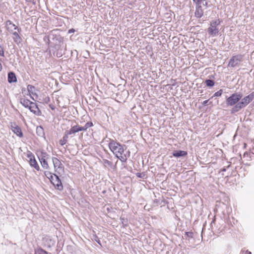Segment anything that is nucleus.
Wrapping results in <instances>:
<instances>
[{
  "instance_id": "nucleus-29",
  "label": "nucleus",
  "mask_w": 254,
  "mask_h": 254,
  "mask_svg": "<svg viewBox=\"0 0 254 254\" xmlns=\"http://www.w3.org/2000/svg\"><path fill=\"white\" fill-rule=\"evenodd\" d=\"M92 240L95 241V242H96L100 246H101V242H100L99 238L96 236V235H93L92 236Z\"/></svg>"
},
{
  "instance_id": "nucleus-16",
  "label": "nucleus",
  "mask_w": 254,
  "mask_h": 254,
  "mask_svg": "<svg viewBox=\"0 0 254 254\" xmlns=\"http://www.w3.org/2000/svg\"><path fill=\"white\" fill-rule=\"evenodd\" d=\"M36 134L41 137L45 138V134L43 127L40 126L36 128Z\"/></svg>"
},
{
  "instance_id": "nucleus-1",
  "label": "nucleus",
  "mask_w": 254,
  "mask_h": 254,
  "mask_svg": "<svg viewBox=\"0 0 254 254\" xmlns=\"http://www.w3.org/2000/svg\"><path fill=\"white\" fill-rule=\"evenodd\" d=\"M195 4L194 16L196 18H201L203 16L204 10L208 6L207 0H192Z\"/></svg>"
},
{
  "instance_id": "nucleus-35",
  "label": "nucleus",
  "mask_w": 254,
  "mask_h": 254,
  "mask_svg": "<svg viewBox=\"0 0 254 254\" xmlns=\"http://www.w3.org/2000/svg\"><path fill=\"white\" fill-rule=\"evenodd\" d=\"M75 32V30L73 28H71L68 30V33H73Z\"/></svg>"
},
{
  "instance_id": "nucleus-39",
  "label": "nucleus",
  "mask_w": 254,
  "mask_h": 254,
  "mask_svg": "<svg viewBox=\"0 0 254 254\" xmlns=\"http://www.w3.org/2000/svg\"><path fill=\"white\" fill-rule=\"evenodd\" d=\"M50 107L51 108V109H52V110H54L55 108V106H54L53 105H50Z\"/></svg>"
},
{
  "instance_id": "nucleus-21",
  "label": "nucleus",
  "mask_w": 254,
  "mask_h": 254,
  "mask_svg": "<svg viewBox=\"0 0 254 254\" xmlns=\"http://www.w3.org/2000/svg\"><path fill=\"white\" fill-rule=\"evenodd\" d=\"M93 126V124L92 122H87L85 124V125L84 126H83V127L81 126L82 130L86 131V130H87V129L88 128L92 127Z\"/></svg>"
},
{
  "instance_id": "nucleus-24",
  "label": "nucleus",
  "mask_w": 254,
  "mask_h": 254,
  "mask_svg": "<svg viewBox=\"0 0 254 254\" xmlns=\"http://www.w3.org/2000/svg\"><path fill=\"white\" fill-rule=\"evenodd\" d=\"M205 83L207 86L210 87L213 86L215 84V82L214 81V80L211 79H206L205 81Z\"/></svg>"
},
{
  "instance_id": "nucleus-20",
  "label": "nucleus",
  "mask_w": 254,
  "mask_h": 254,
  "mask_svg": "<svg viewBox=\"0 0 254 254\" xmlns=\"http://www.w3.org/2000/svg\"><path fill=\"white\" fill-rule=\"evenodd\" d=\"M36 90V88L35 86L32 85H28L27 86V90L30 94H32L33 95H36V94L34 92Z\"/></svg>"
},
{
  "instance_id": "nucleus-42",
  "label": "nucleus",
  "mask_w": 254,
  "mask_h": 254,
  "mask_svg": "<svg viewBox=\"0 0 254 254\" xmlns=\"http://www.w3.org/2000/svg\"><path fill=\"white\" fill-rule=\"evenodd\" d=\"M31 98L33 100H34L33 97H32V96H31Z\"/></svg>"
},
{
  "instance_id": "nucleus-10",
  "label": "nucleus",
  "mask_w": 254,
  "mask_h": 254,
  "mask_svg": "<svg viewBox=\"0 0 254 254\" xmlns=\"http://www.w3.org/2000/svg\"><path fill=\"white\" fill-rule=\"evenodd\" d=\"M52 161L53 163L55 171L58 172L60 174V171H63L64 170L63 165L62 164L61 161L57 158L56 157L52 158Z\"/></svg>"
},
{
  "instance_id": "nucleus-7",
  "label": "nucleus",
  "mask_w": 254,
  "mask_h": 254,
  "mask_svg": "<svg viewBox=\"0 0 254 254\" xmlns=\"http://www.w3.org/2000/svg\"><path fill=\"white\" fill-rule=\"evenodd\" d=\"M220 24V22L217 20L212 21L210 22V27L207 29V32L210 35H216L219 32V29L217 26Z\"/></svg>"
},
{
  "instance_id": "nucleus-34",
  "label": "nucleus",
  "mask_w": 254,
  "mask_h": 254,
  "mask_svg": "<svg viewBox=\"0 0 254 254\" xmlns=\"http://www.w3.org/2000/svg\"><path fill=\"white\" fill-rule=\"evenodd\" d=\"M208 100L204 101L202 103V105L204 106H206L208 104Z\"/></svg>"
},
{
  "instance_id": "nucleus-32",
  "label": "nucleus",
  "mask_w": 254,
  "mask_h": 254,
  "mask_svg": "<svg viewBox=\"0 0 254 254\" xmlns=\"http://www.w3.org/2000/svg\"><path fill=\"white\" fill-rule=\"evenodd\" d=\"M186 235L189 238H192L193 236V233L192 232H186Z\"/></svg>"
},
{
  "instance_id": "nucleus-15",
  "label": "nucleus",
  "mask_w": 254,
  "mask_h": 254,
  "mask_svg": "<svg viewBox=\"0 0 254 254\" xmlns=\"http://www.w3.org/2000/svg\"><path fill=\"white\" fill-rule=\"evenodd\" d=\"M8 82L10 83L17 82V78L14 72L10 71L8 73Z\"/></svg>"
},
{
  "instance_id": "nucleus-13",
  "label": "nucleus",
  "mask_w": 254,
  "mask_h": 254,
  "mask_svg": "<svg viewBox=\"0 0 254 254\" xmlns=\"http://www.w3.org/2000/svg\"><path fill=\"white\" fill-rule=\"evenodd\" d=\"M11 129L12 131L19 137H21L23 136L21 128L15 124L11 125Z\"/></svg>"
},
{
  "instance_id": "nucleus-5",
  "label": "nucleus",
  "mask_w": 254,
  "mask_h": 254,
  "mask_svg": "<svg viewBox=\"0 0 254 254\" xmlns=\"http://www.w3.org/2000/svg\"><path fill=\"white\" fill-rule=\"evenodd\" d=\"M251 102L249 101L248 98L247 96L244 97L240 100L239 103L236 106H234L230 110L231 114H234L240 111L242 109L246 107Z\"/></svg>"
},
{
  "instance_id": "nucleus-23",
  "label": "nucleus",
  "mask_w": 254,
  "mask_h": 254,
  "mask_svg": "<svg viewBox=\"0 0 254 254\" xmlns=\"http://www.w3.org/2000/svg\"><path fill=\"white\" fill-rule=\"evenodd\" d=\"M49 155L47 154V152H41V155L38 156L39 159H45V160H48L49 159Z\"/></svg>"
},
{
  "instance_id": "nucleus-40",
  "label": "nucleus",
  "mask_w": 254,
  "mask_h": 254,
  "mask_svg": "<svg viewBox=\"0 0 254 254\" xmlns=\"http://www.w3.org/2000/svg\"><path fill=\"white\" fill-rule=\"evenodd\" d=\"M25 91H26V90H25V88H23V89H22V93H24V92H25Z\"/></svg>"
},
{
  "instance_id": "nucleus-17",
  "label": "nucleus",
  "mask_w": 254,
  "mask_h": 254,
  "mask_svg": "<svg viewBox=\"0 0 254 254\" xmlns=\"http://www.w3.org/2000/svg\"><path fill=\"white\" fill-rule=\"evenodd\" d=\"M68 135L69 134H67V132L65 131L63 138L60 141V143L62 146L64 145L67 142Z\"/></svg>"
},
{
  "instance_id": "nucleus-26",
  "label": "nucleus",
  "mask_w": 254,
  "mask_h": 254,
  "mask_svg": "<svg viewBox=\"0 0 254 254\" xmlns=\"http://www.w3.org/2000/svg\"><path fill=\"white\" fill-rule=\"evenodd\" d=\"M103 164H105V165H107L108 166L112 167L113 165V164L112 162L108 160L107 159H103Z\"/></svg>"
},
{
  "instance_id": "nucleus-28",
  "label": "nucleus",
  "mask_w": 254,
  "mask_h": 254,
  "mask_svg": "<svg viewBox=\"0 0 254 254\" xmlns=\"http://www.w3.org/2000/svg\"><path fill=\"white\" fill-rule=\"evenodd\" d=\"M223 93V90L220 89L219 91H217L214 93L212 98L214 97H220Z\"/></svg>"
},
{
  "instance_id": "nucleus-11",
  "label": "nucleus",
  "mask_w": 254,
  "mask_h": 254,
  "mask_svg": "<svg viewBox=\"0 0 254 254\" xmlns=\"http://www.w3.org/2000/svg\"><path fill=\"white\" fill-rule=\"evenodd\" d=\"M65 131L67 132V133L69 135H72L75 134L76 133L82 130L81 129V126H79L78 124H76L74 126H71V127L69 130H66Z\"/></svg>"
},
{
  "instance_id": "nucleus-22",
  "label": "nucleus",
  "mask_w": 254,
  "mask_h": 254,
  "mask_svg": "<svg viewBox=\"0 0 254 254\" xmlns=\"http://www.w3.org/2000/svg\"><path fill=\"white\" fill-rule=\"evenodd\" d=\"M116 157L120 159V160L122 162H126L127 161V156L125 154H118L117 155H115Z\"/></svg>"
},
{
  "instance_id": "nucleus-33",
  "label": "nucleus",
  "mask_w": 254,
  "mask_h": 254,
  "mask_svg": "<svg viewBox=\"0 0 254 254\" xmlns=\"http://www.w3.org/2000/svg\"><path fill=\"white\" fill-rule=\"evenodd\" d=\"M0 56L2 57L4 56L3 48L1 45H0Z\"/></svg>"
},
{
  "instance_id": "nucleus-31",
  "label": "nucleus",
  "mask_w": 254,
  "mask_h": 254,
  "mask_svg": "<svg viewBox=\"0 0 254 254\" xmlns=\"http://www.w3.org/2000/svg\"><path fill=\"white\" fill-rule=\"evenodd\" d=\"M136 176L138 178L144 179L145 176V174L144 172H143V173H137L136 174Z\"/></svg>"
},
{
  "instance_id": "nucleus-9",
  "label": "nucleus",
  "mask_w": 254,
  "mask_h": 254,
  "mask_svg": "<svg viewBox=\"0 0 254 254\" xmlns=\"http://www.w3.org/2000/svg\"><path fill=\"white\" fill-rule=\"evenodd\" d=\"M27 157L29 159V163L30 165L34 168L37 171L40 170V167L36 161L34 155L31 152H29Z\"/></svg>"
},
{
  "instance_id": "nucleus-12",
  "label": "nucleus",
  "mask_w": 254,
  "mask_h": 254,
  "mask_svg": "<svg viewBox=\"0 0 254 254\" xmlns=\"http://www.w3.org/2000/svg\"><path fill=\"white\" fill-rule=\"evenodd\" d=\"M6 26H7V29L10 32H13V29L14 30H17L18 32L21 31V28H19L17 26H16L14 24H13L11 21L10 20H8L6 21Z\"/></svg>"
},
{
  "instance_id": "nucleus-30",
  "label": "nucleus",
  "mask_w": 254,
  "mask_h": 254,
  "mask_svg": "<svg viewBox=\"0 0 254 254\" xmlns=\"http://www.w3.org/2000/svg\"><path fill=\"white\" fill-rule=\"evenodd\" d=\"M247 98H248L249 101H252L254 98V91L252 92L249 95L246 96Z\"/></svg>"
},
{
  "instance_id": "nucleus-27",
  "label": "nucleus",
  "mask_w": 254,
  "mask_h": 254,
  "mask_svg": "<svg viewBox=\"0 0 254 254\" xmlns=\"http://www.w3.org/2000/svg\"><path fill=\"white\" fill-rule=\"evenodd\" d=\"M45 175L51 180V178H54V175L49 171H45L44 172Z\"/></svg>"
},
{
  "instance_id": "nucleus-4",
  "label": "nucleus",
  "mask_w": 254,
  "mask_h": 254,
  "mask_svg": "<svg viewBox=\"0 0 254 254\" xmlns=\"http://www.w3.org/2000/svg\"><path fill=\"white\" fill-rule=\"evenodd\" d=\"M243 97V94L241 92H234L229 97L226 99V104L227 106L234 107L236 106L240 100Z\"/></svg>"
},
{
  "instance_id": "nucleus-36",
  "label": "nucleus",
  "mask_w": 254,
  "mask_h": 254,
  "mask_svg": "<svg viewBox=\"0 0 254 254\" xmlns=\"http://www.w3.org/2000/svg\"><path fill=\"white\" fill-rule=\"evenodd\" d=\"M45 239L46 240V241H49L51 243H52V244L53 245L54 244L51 239L45 238Z\"/></svg>"
},
{
  "instance_id": "nucleus-25",
  "label": "nucleus",
  "mask_w": 254,
  "mask_h": 254,
  "mask_svg": "<svg viewBox=\"0 0 254 254\" xmlns=\"http://www.w3.org/2000/svg\"><path fill=\"white\" fill-rule=\"evenodd\" d=\"M36 254H48V252L43 250V249L39 248L35 251Z\"/></svg>"
},
{
  "instance_id": "nucleus-3",
  "label": "nucleus",
  "mask_w": 254,
  "mask_h": 254,
  "mask_svg": "<svg viewBox=\"0 0 254 254\" xmlns=\"http://www.w3.org/2000/svg\"><path fill=\"white\" fill-rule=\"evenodd\" d=\"M20 102L24 107L28 108L35 115L37 116L41 115V111L35 103L25 99H21Z\"/></svg>"
},
{
  "instance_id": "nucleus-38",
  "label": "nucleus",
  "mask_w": 254,
  "mask_h": 254,
  "mask_svg": "<svg viewBox=\"0 0 254 254\" xmlns=\"http://www.w3.org/2000/svg\"><path fill=\"white\" fill-rule=\"evenodd\" d=\"M245 254H252L251 252L249 251H246Z\"/></svg>"
},
{
  "instance_id": "nucleus-19",
  "label": "nucleus",
  "mask_w": 254,
  "mask_h": 254,
  "mask_svg": "<svg viewBox=\"0 0 254 254\" xmlns=\"http://www.w3.org/2000/svg\"><path fill=\"white\" fill-rule=\"evenodd\" d=\"M42 167L45 169H48L49 168V165L48 164L47 160H45V159H39Z\"/></svg>"
},
{
  "instance_id": "nucleus-37",
  "label": "nucleus",
  "mask_w": 254,
  "mask_h": 254,
  "mask_svg": "<svg viewBox=\"0 0 254 254\" xmlns=\"http://www.w3.org/2000/svg\"><path fill=\"white\" fill-rule=\"evenodd\" d=\"M2 69V66L1 65V60L0 59V71H1Z\"/></svg>"
},
{
  "instance_id": "nucleus-8",
  "label": "nucleus",
  "mask_w": 254,
  "mask_h": 254,
  "mask_svg": "<svg viewBox=\"0 0 254 254\" xmlns=\"http://www.w3.org/2000/svg\"><path fill=\"white\" fill-rule=\"evenodd\" d=\"M54 178H51V182L55 187L56 189L59 190H63V186L62 185L61 180L58 176V175L56 174H54Z\"/></svg>"
},
{
  "instance_id": "nucleus-6",
  "label": "nucleus",
  "mask_w": 254,
  "mask_h": 254,
  "mask_svg": "<svg viewBox=\"0 0 254 254\" xmlns=\"http://www.w3.org/2000/svg\"><path fill=\"white\" fill-rule=\"evenodd\" d=\"M243 56L239 54L232 56L229 61L228 67H236L239 66L240 63L243 61Z\"/></svg>"
},
{
  "instance_id": "nucleus-18",
  "label": "nucleus",
  "mask_w": 254,
  "mask_h": 254,
  "mask_svg": "<svg viewBox=\"0 0 254 254\" xmlns=\"http://www.w3.org/2000/svg\"><path fill=\"white\" fill-rule=\"evenodd\" d=\"M13 35V40L16 43H19L21 42V38L17 32H11Z\"/></svg>"
},
{
  "instance_id": "nucleus-2",
  "label": "nucleus",
  "mask_w": 254,
  "mask_h": 254,
  "mask_svg": "<svg viewBox=\"0 0 254 254\" xmlns=\"http://www.w3.org/2000/svg\"><path fill=\"white\" fill-rule=\"evenodd\" d=\"M109 139L110 142L108 144V146L113 154L115 155L123 154L124 152V146L125 147L126 145H123L119 142L112 139L109 138Z\"/></svg>"
},
{
  "instance_id": "nucleus-41",
  "label": "nucleus",
  "mask_w": 254,
  "mask_h": 254,
  "mask_svg": "<svg viewBox=\"0 0 254 254\" xmlns=\"http://www.w3.org/2000/svg\"><path fill=\"white\" fill-rule=\"evenodd\" d=\"M226 168H223L222 171H226Z\"/></svg>"
},
{
  "instance_id": "nucleus-14",
  "label": "nucleus",
  "mask_w": 254,
  "mask_h": 254,
  "mask_svg": "<svg viewBox=\"0 0 254 254\" xmlns=\"http://www.w3.org/2000/svg\"><path fill=\"white\" fill-rule=\"evenodd\" d=\"M187 152L183 150H175L172 153L173 156L176 158L184 157L187 156Z\"/></svg>"
}]
</instances>
